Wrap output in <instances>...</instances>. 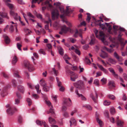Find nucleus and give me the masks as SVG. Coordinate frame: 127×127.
<instances>
[{
    "label": "nucleus",
    "mask_w": 127,
    "mask_h": 127,
    "mask_svg": "<svg viewBox=\"0 0 127 127\" xmlns=\"http://www.w3.org/2000/svg\"><path fill=\"white\" fill-rule=\"evenodd\" d=\"M87 18L86 19V20L88 23L90 22V20L91 19V18L90 16V14L89 13H87Z\"/></svg>",
    "instance_id": "obj_43"
},
{
    "label": "nucleus",
    "mask_w": 127,
    "mask_h": 127,
    "mask_svg": "<svg viewBox=\"0 0 127 127\" xmlns=\"http://www.w3.org/2000/svg\"><path fill=\"white\" fill-rule=\"evenodd\" d=\"M13 71L14 72V76L16 77L20 78V76L18 74V71H15L14 70H13Z\"/></svg>",
    "instance_id": "obj_40"
},
{
    "label": "nucleus",
    "mask_w": 127,
    "mask_h": 127,
    "mask_svg": "<svg viewBox=\"0 0 127 127\" xmlns=\"http://www.w3.org/2000/svg\"><path fill=\"white\" fill-rule=\"evenodd\" d=\"M69 6H67L66 7V9L65 11L64 10V16L65 15H68L73 12V10L69 8ZM64 23H65L69 27H72V25L71 23L65 20L64 17Z\"/></svg>",
    "instance_id": "obj_2"
},
{
    "label": "nucleus",
    "mask_w": 127,
    "mask_h": 127,
    "mask_svg": "<svg viewBox=\"0 0 127 127\" xmlns=\"http://www.w3.org/2000/svg\"><path fill=\"white\" fill-rule=\"evenodd\" d=\"M109 70L112 73L113 75L116 78H118V75L116 74L115 72L113 69L112 68H109Z\"/></svg>",
    "instance_id": "obj_20"
},
{
    "label": "nucleus",
    "mask_w": 127,
    "mask_h": 127,
    "mask_svg": "<svg viewBox=\"0 0 127 127\" xmlns=\"http://www.w3.org/2000/svg\"><path fill=\"white\" fill-rule=\"evenodd\" d=\"M10 14L11 15L13 16L15 20H18V19L19 20L20 22L21 23L22 25H24L25 24L23 22L21 21V18L19 16H18L17 14L16 13H14L12 10H11L10 11Z\"/></svg>",
    "instance_id": "obj_7"
},
{
    "label": "nucleus",
    "mask_w": 127,
    "mask_h": 127,
    "mask_svg": "<svg viewBox=\"0 0 127 127\" xmlns=\"http://www.w3.org/2000/svg\"><path fill=\"white\" fill-rule=\"evenodd\" d=\"M64 58L65 60V62L67 64L70 65L72 64L69 63V61L70 60L71 58L68 57V56L66 54H65L64 55Z\"/></svg>",
    "instance_id": "obj_18"
},
{
    "label": "nucleus",
    "mask_w": 127,
    "mask_h": 127,
    "mask_svg": "<svg viewBox=\"0 0 127 127\" xmlns=\"http://www.w3.org/2000/svg\"><path fill=\"white\" fill-rule=\"evenodd\" d=\"M18 59L17 56L14 55L13 57L12 61V64L13 65H15L17 62L18 61Z\"/></svg>",
    "instance_id": "obj_16"
},
{
    "label": "nucleus",
    "mask_w": 127,
    "mask_h": 127,
    "mask_svg": "<svg viewBox=\"0 0 127 127\" xmlns=\"http://www.w3.org/2000/svg\"><path fill=\"white\" fill-rule=\"evenodd\" d=\"M70 126H71L72 123L74 125V126H76V121L75 119L73 118H72L70 121Z\"/></svg>",
    "instance_id": "obj_27"
},
{
    "label": "nucleus",
    "mask_w": 127,
    "mask_h": 127,
    "mask_svg": "<svg viewBox=\"0 0 127 127\" xmlns=\"http://www.w3.org/2000/svg\"><path fill=\"white\" fill-rule=\"evenodd\" d=\"M39 53L41 54H43V55H45V51L44 50L42 49H40L39 51Z\"/></svg>",
    "instance_id": "obj_51"
},
{
    "label": "nucleus",
    "mask_w": 127,
    "mask_h": 127,
    "mask_svg": "<svg viewBox=\"0 0 127 127\" xmlns=\"http://www.w3.org/2000/svg\"><path fill=\"white\" fill-rule=\"evenodd\" d=\"M3 37L4 38L5 43L6 44L9 43L10 42V40L6 34L3 35Z\"/></svg>",
    "instance_id": "obj_26"
},
{
    "label": "nucleus",
    "mask_w": 127,
    "mask_h": 127,
    "mask_svg": "<svg viewBox=\"0 0 127 127\" xmlns=\"http://www.w3.org/2000/svg\"><path fill=\"white\" fill-rule=\"evenodd\" d=\"M91 40L89 43V44L91 45L94 44L95 42V37L94 34H92L91 36Z\"/></svg>",
    "instance_id": "obj_22"
},
{
    "label": "nucleus",
    "mask_w": 127,
    "mask_h": 127,
    "mask_svg": "<svg viewBox=\"0 0 127 127\" xmlns=\"http://www.w3.org/2000/svg\"><path fill=\"white\" fill-rule=\"evenodd\" d=\"M56 80L57 81V83L58 84V86L59 87L60 86H62V84L61 82H60L59 81V79L58 77H56Z\"/></svg>",
    "instance_id": "obj_44"
},
{
    "label": "nucleus",
    "mask_w": 127,
    "mask_h": 127,
    "mask_svg": "<svg viewBox=\"0 0 127 127\" xmlns=\"http://www.w3.org/2000/svg\"><path fill=\"white\" fill-rule=\"evenodd\" d=\"M107 28H108V32L109 33L110 32L111 30L112 29V27L111 26L109 25V26L108 27L106 26Z\"/></svg>",
    "instance_id": "obj_63"
},
{
    "label": "nucleus",
    "mask_w": 127,
    "mask_h": 127,
    "mask_svg": "<svg viewBox=\"0 0 127 127\" xmlns=\"http://www.w3.org/2000/svg\"><path fill=\"white\" fill-rule=\"evenodd\" d=\"M70 74L71 76V80L73 81H75V79H77L78 77V75L72 71H70Z\"/></svg>",
    "instance_id": "obj_8"
},
{
    "label": "nucleus",
    "mask_w": 127,
    "mask_h": 127,
    "mask_svg": "<svg viewBox=\"0 0 127 127\" xmlns=\"http://www.w3.org/2000/svg\"><path fill=\"white\" fill-rule=\"evenodd\" d=\"M16 95L17 98L15 99L14 103L15 104L18 105L20 103V100L22 98V97L21 96L20 94L18 92H17Z\"/></svg>",
    "instance_id": "obj_10"
},
{
    "label": "nucleus",
    "mask_w": 127,
    "mask_h": 127,
    "mask_svg": "<svg viewBox=\"0 0 127 127\" xmlns=\"http://www.w3.org/2000/svg\"><path fill=\"white\" fill-rule=\"evenodd\" d=\"M6 108H8L6 110L7 113L10 115H12L15 111H17V109L16 108L12 107L9 104H8L6 106Z\"/></svg>",
    "instance_id": "obj_3"
},
{
    "label": "nucleus",
    "mask_w": 127,
    "mask_h": 127,
    "mask_svg": "<svg viewBox=\"0 0 127 127\" xmlns=\"http://www.w3.org/2000/svg\"><path fill=\"white\" fill-rule=\"evenodd\" d=\"M99 36L102 37L101 40L103 42H104L105 39L104 38V34L102 31H100L99 33Z\"/></svg>",
    "instance_id": "obj_24"
},
{
    "label": "nucleus",
    "mask_w": 127,
    "mask_h": 127,
    "mask_svg": "<svg viewBox=\"0 0 127 127\" xmlns=\"http://www.w3.org/2000/svg\"><path fill=\"white\" fill-rule=\"evenodd\" d=\"M26 100L28 103V105L29 106L31 105L32 103V100L29 98H27Z\"/></svg>",
    "instance_id": "obj_47"
},
{
    "label": "nucleus",
    "mask_w": 127,
    "mask_h": 127,
    "mask_svg": "<svg viewBox=\"0 0 127 127\" xmlns=\"http://www.w3.org/2000/svg\"><path fill=\"white\" fill-rule=\"evenodd\" d=\"M35 88L36 89L37 93L39 94L40 93L41 91L40 90H39V86L38 84H37L35 86Z\"/></svg>",
    "instance_id": "obj_35"
},
{
    "label": "nucleus",
    "mask_w": 127,
    "mask_h": 127,
    "mask_svg": "<svg viewBox=\"0 0 127 127\" xmlns=\"http://www.w3.org/2000/svg\"><path fill=\"white\" fill-rule=\"evenodd\" d=\"M24 64L25 68H27L30 71H32L34 69L33 65H31L29 61L25 60L24 62Z\"/></svg>",
    "instance_id": "obj_6"
},
{
    "label": "nucleus",
    "mask_w": 127,
    "mask_h": 127,
    "mask_svg": "<svg viewBox=\"0 0 127 127\" xmlns=\"http://www.w3.org/2000/svg\"><path fill=\"white\" fill-rule=\"evenodd\" d=\"M109 24L107 23H105L103 24H101L100 23L99 24L100 27L102 29H104L106 28V26L108 27L109 26Z\"/></svg>",
    "instance_id": "obj_25"
},
{
    "label": "nucleus",
    "mask_w": 127,
    "mask_h": 127,
    "mask_svg": "<svg viewBox=\"0 0 127 127\" xmlns=\"http://www.w3.org/2000/svg\"><path fill=\"white\" fill-rule=\"evenodd\" d=\"M98 59L99 60H101V61L102 62V63H103V65L105 66H107V65H106V64L104 62V61L103 60H101V59L99 58V57H98Z\"/></svg>",
    "instance_id": "obj_59"
},
{
    "label": "nucleus",
    "mask_w": 127,
    "mask_h": 127,
    "mask_svg": "<svg viewBox=\"0 0 127 127\" xmlns=\"http://www.w3.org/2000/svg\"><path fill=\"white\" fill-rule=\"evenodd\" d=\"M18 90L21 93H24L25 90L24 87L22 85H19L17 87Z\"/></svg>",
    "instance_id": "obj_23"
},
{
    "label": "nucleus",
    "mask_w": 127,
    "mask_h": 127,
    "mask_svg": "<svg viewBox=\"0 0 127 127\" xmlns=\"http://www.w3.org/2000/svg\"><path fill=\"white\" fill-rule=\"evenodd\" d=\"M12 82L13 86L14 87H16L17 86V84L16 81L14 79H13L12 80Z\"/></svg>",
    "instance_id": "obj_55"
},
{
    "label": "nucleus",
    "mask_w": 127,
    "mask_h": 127,
    "mask_svg": "<svg viewBox=\"0 0 127 127\" xmlns=\"http://www.w3.org/2000/svg\"><path fill=\"white\" fill-rule=\"evenodd\" d=\"M100 56L103 58H105L108 57L107 54L103 51H102V53L100 55Z\"/></svg>",
    "instance_id": "obj_30"
},
{
    "label": "nucleus",
    "mask_w": 127,
    "mask_h": 127,
    "mask_svg": "<svg viewBox=\"0 0 127 127\" xmlns=\"http://www.w3.org/2000/svg\"><path fill=\"white\" fill-rule=\"evenodd\" d=\"M97 65L100 69L105 74H107L108 73V71L103 67L101 65L98 64H97Z\"/></svg>",
    "instance_id": "obj_17"
},
{
    "label": "nucleus",
    "mask_w": 127,
    "mask_h": 127,
    "mask_svg": "<svg viewBox=\"0 0 127 127\" xmlns=\"http://www.w3.org/2000/svg\"><path fill=\"white\" fill-rule=\"evenodd\" d=\"M85 59L86 60V62H87V63H88V64H90L91 63L90 60L88 58V57H86Z\"/></svg>",
    "instance_id": "obj_64"
},
{
    "label": "nucleus",
    "mask_w": 127,
    "mask_h": 127,
    "mask_svg": "<svg viewBox=\"0 0 127 127\" xmlns=\"http://www.w3.org/2000/svg\"><path fill=\"white\" fill-rule=\"evenodd\" d=\"M48 119L49 122L52 125L55 124L56 123V121L51 117H49Z\"/></svg>",
    "instance_id": "obj_21"
},
{
    "label": "nucleus",
    "mask_w": 127,
    "mask_h": 127,
    "mask_svg": "<svg viewBox=\"0 0 127 127\" xmlns=\"http://www.w3.org/2000/svg\"><path fill=\"white\" fill-rule=\"evenodd\" d=\"M0 15L2 18H6L8 19H9V17L7 16V14L6 13L0 12Z\"/></svg>",
    "instance_id": "obj_32"
},
{
    "label": "nucleus",
    "mask_w": 127,
    "mask_h": 127,
    "mask_svg": "<svg viewBox=\"0 0 127 127\" xmlns=\"http://www.w3.org/2000/svg\"><path fill=\"white\" fill-rule=\"evenodd\" d=\"M114 56L118 61H120V57L116 52H114Z\"/></svg>",
    "instance_id": "obj_45"
},
{
    "label": "nucleus",
    "mask_w": 127,
    "mask_h": 127,
    "mask_svg": "<svg viewBox=\"0 0 127 127\" xmlns=\"http://www.w3.org/2000/svg\"><path fill=\"white\" fill-rule=\"evenodd\" d=\"M110 103L111 102L110 101L106 100L104 101L103 104L105 105L108 106L110 104Z\"/></svg>",
    "instance_id": "obj_48"
},
{
    "label": "nucleus",
    "mask_w": 127,
    "mask_h": 127,
    "mask_svg": "<svg viewBox=\"0 0 127 127\" xmlns=\"http://www.w3.org/2000/svg\"><path fill=\"white\" fill-rule=\"evenodd\" d=\"M86 25V23L85 21H83L82 22H81L80 24L78 25V27H81L82 26H85Z\"/></svg>",
    "instance_id": "obj_56"
},
{
    "label": "nucleus",
    "mask_w": 127,
    "mask_h": 127,
    "mask_svg": "<svg viewBox=\"0 0 127 127\" xmlns=\"http://www.w3.org/2000/svg\"><path fill=\"white\" fill-rule=\"evenodd\" d=\"M52 97L53 98V99L55 102H57V95H53L52 96Z\"/></svg>",
    "instance_id": "obj_49"
},
{
    "label": "nucleus",
    "mask_w": 127,
    "mask_h": 127,
    "mask_svg": "<svg viewBox=\"0 0 127 127\" xmlns=\"http://www.w3.org/2000/svg\"><path fill=\"white\" fill-rule=\"evenodd\" d=\"M83 107H85L90 110H91L92 109V107L89 105H83Z\"/></svg>",
    "instance_id": "obj_42"
},
{
    "label": "nucleus",
    "mask_w": 127,
    "mask_h": 127,
    "mask_svg": "<svg viewBox=\"0 0 127 127\" xmlns=\"http://www.w3.org/2000/svg\"><path fill=\"white\" fill-rule=\"evenodd\" d=\"M61 4L60 2L55 3L54 4V5L56 6V8L57 10V9L59 8L61 13H62V14L60 16V17L62 19V21L64 22V8L60 6Z\"/></svg>",
    "instance_id": "obj_5"
},
{
    "label": "nucleus",
    "mask_w": 127,
    "mask_h": 127,
    "mask_svg": "<svg viewBox=\"0 0 127 127\" xmlns=\"http://www.w3.org/2000/svg\"><path fill=\"white\" fill-rule=\"evenodd\" d=\"M75 92L76 94L78 95V97H81V98L82 100L85 101L86 100V98L84 97V96L81 94H80L78 92L77 90L76 89L75 91Z\"/></svg>",
    "instance_id": "obj_19"
},
{
    "label": "nucleus",
    "mask_w": 127,
    "mask_h": 127,
    "mask_svg": "<svg viewBox=\"0 0 127 127\" xmlns=\"http://www.w3.org/2000/svg\"><path fill=\"white\" fill-rule=\"evenodd\" d=\"M94 84H95L96 86H98L99 85V81L97 79H95L94 81Z\"/></svg>",
    "instance_id": "obj_41"
},
{
    "label": "nucleus",
    "mask_w": 127,
    "mask_h": 127,
    "mask_svg": "<svg viewBox=\"0 0 127 127\" xmlns=\"http://www.w3.org/2000/svg\"><path fill=\"white\" fill-rule=\"evenodd\" d=\"M49 113H51L52 114H55L54 110L52 108H50L49 110V112H48L47 113L49 114Z\"/></svg>",
    "instance_id": "obj_58"
},
{
    "label": "nucleus",
    "mask_w": 127,
    "mask_h": 127,
    "mask_svg": "<svg viewBox=\"0 0 127 127\" xmlns=\"http://www.w3.org/2000/svg\"><path fill=\"white\" fill-rule=\"evenodd\" d=\"M2 74L3 76L5 78H9V76L8 75L5 73L4 72H3L2 73Z\"/></svg>",
    "instance_id": "obj_60"
},
{
    "label": "nucleus",
    "mask_w": 127,
    "mask_h": 127,
    "mask_svg": "<svg viewBox=\"0 0 127 127\" xmlns=\"http://www.w3.org/2000/svg\"><path fill=\"white\" fill-rule=\"evenodd\" d=\"M117 124L118 126L120 127H122L123 126V123L121 120L118 121L117 122Z\"/></svg>",
    "instance_id": "obj_34"
},
{
    "label": "nucleus",
    "mask_w": 127,
    "mask_h": 127,
    "mask_svg": "<svg viewBox=\"0 0 127 127\" xmlns=\"http://www.w3.org/2000/svg\"><path fill=\"white\" fill-rule=\"evenodd\" d=\"M44 122V121H41L37 120L36 121V123L38 125L41 126L43 124Z\"/></svg>",
    "instance_id": "obj_33"
},
{
    "label": "nucleus",
    "mask_w": 127,
    "mask_h": 127,
    "mask_svg": "<svg viewBox=\"0 0 127 127\" xmlns=\"http://www.w3.org/2000/svg\"><path fill=\"white\" fill-rule=\"evenodd\" d=\"M109 88L112 89L115 87V85L114 81H109L108 83Z\"/></svg>",
    "instance_id": "obj_15"
},
{
    "label": "nucleus",
    "mask_w": 127,
    "mask_h": 127,
    "mask_svg": "<svg viewBox=\"0 0 127 127\" xmlns=\"http://www.w3.org/2000/svg\"><path fill=\"white\" fill-rule=\"evenodd\" d=\"M43 89L45 92H48L49 90V87L48 86L47 84L46 86L43 87Z\"/></svg>",
    "instance_id": "obj_36"
},
{
    "label": "nucleus",
    "mask_w": 127,
    "mask_h": 127,
    "mask_svg": "<svg viewBox=\"0 0 127 127\" xmlns=\"http://www.w3.org/2000/svg\"><path fill=\"white\" fill-rule=\"evenodd\" d=\"M46 46L48 49V51H50L51 50H52V46L50 44H47Z\"/></svg>",
    "instance_id": "obj_46"
},
{
    "label": "nucleus",
    "mask_w": 127,
    "mask_h": 127,
    "mask_svg": "<svg viewBox=\"0 0 127 127\" xmlns=\"http://www.w3.org/2000/svg\"><path fill=\"white\" fill-rule=\"evenodd\" d=\"M104 49H105L107 50L108 52L110 53H111L113 51V50L112 49H108L106 47H104L103 48Z\"/></svg>",
    "instance_id": "obj_53"
},
{
    "label": "nucleus",
    "mask_w": 127,
    "mask_h": 127,
    "mask_svg": "<svg viewBox=\"0 0 127 127\" xmlns=\"http://www.w3.org/2000/svg\"><path fill=\"white\" fill-rule=\"evenodd\" d=\"M72 105V102L70 98H64V111L67 109L68 107Z\"/></svg>",
    "instance_id": "obj_4"
},
{
    "label": "nucleus",
    "mask_w": 127,
    "mask_h": 127,
    "mask_svg": "<svg viewBox=\"0 0 127 127\" xmlns=\"http://www.w3.org/2000/svg\"><path fill=\"white\" fill-rule=\"evenodd\" d=\"M17 45L18 49L20 50H21V48L22 46V45L19 43H17Z\"/></svg>",
    "instance_id": "obj_57"
},
{
    "label": "nucleus",
    "mask_w": 127,
    "mask_h": 127,
    "mask_svg": "<svg viewBox=\"0 0 127 127\" xmlns=\"http://www.w3.org/2000/svg\"><path fill=\"white\" fill-rule=\"evenodd\" d=\"M90 97L95 102H96L97 99V95L96 91H95L94 93H92L90 95Z\"/></svg>",
    "instance_id": "obj_12"
},
{
    "label": "nucleus",
    "mask_w": 127,
    "mask_h": 127,
    "mask_svg": "<svg viewBox=\"0 0 127 127\" xmlns=\"http://www.w3.org/2000/svg\"><path fill=\"white\" fill-rule=\"evenodd\" d=\"M79 84L82 85H83V82L80 81L78 82V83H74V85L78 89H81L82 88V87L81 85Z\"/></svg>",
    "instance_id": "obj_13"
},
{
    "label": "nucleus",
    "mask_w": 127,
    "mask_h": 127,
    "mask_svg": "<svg viewBox=\"0 0 127 127\" xmlns=\"http://www.w3.org/2000/svg\"><path fill=\"white\" fill-rule=\"evenodd\" d=\"M69 117V115L68 113L67 112H64V117L67 118Z\"/></svg>",
    "instance_id": "obj_54"
},
{
    "label": "nucleus",
    "mask_w": 127,
    "mask_h": 127,
    "mask_svg": "<svg viewBox=\"0 0 127 127\" xmlns=\"http://www.w3.org/2000/svg\"><path fill=\"white\" fill-rule=\"evenodd\" d=\"M101 81L102 83V85H103L106 83V78H103L101 80Z\"/></svg>",
    "instance_id": "obj_50"
},
{
    "label": "nucleus",
    "mask_w": 127,
    "mask_h": 127,
    "mask_svg": "<svg viewBox=\"0 0 127 127\" xmlns=\"http://www.w3.org/2000/svg\"><path fill=\"white\" fill-rule=\"evenodd\" d=\"M83 30L81 29H79V31L77 29H76L75 31V33L74 35V36L75 37H77L78 34H79L80 36L82 38V34L83 32Z\"/></svg>",
    "instance_id": "obj_9"
},
{
    "label": "nucleus",
    "mask_w": 127,
    "mask_h": 127,
    "mask_svg": "<svg viewBox=\"0 0 127 127\" xmlns=\"http://www.w3.org/2000/svg\"><path fill=\"white\" fill-rule=\"evenodd\" d=\"M75 53L78 55H80V52L78 49H75Z\"/></svg>",
    "instance_id": "obj_61"
},
{
    "label": "nucleus",
    "mask_w": 127,
    "mask_h": 127,
    "mask_svg": "<svg viewBox=\"0 0 127 127\" xmlns=\"http://www.w3.org/2000/svg\"><path fill=\"white\" fill-rule=\"evenodd\" d=\"M99 116L97 112H96V118L97 122L98 123L100 127L102 126L103 122L102 121L99 119Z\"/></svg>",
    "instance_id": "obj_14"
},
{
    "label": "nucleus",
    "mask_w": 127,
    "mask_h": 127,
    "mask_svg": "<svg viewBox=\"0 0 127 127\" xmlns=\"http://www.w3.org/2000/svg\"><path fill=\"white\" fill-rule=\"evenodd\" d=\"M39 84L40 86H42L43 87H44L47 84L46 81L43 79L40 80Z\"/></svg>",
    "instance_id": "obj_28"
},
{
    "label": "nucleus",
    "mask_w": 127,
    "mask_h": 127,
    "mask_svg": "<svg viewBox=\"0 0 127 127\" xmlns=\"http://www.w3.org/2000/svg\"><path fill=\"white\" fill-rule=\"evenodd\" d=\"M107 96L108 98L113 100H114L115 98V96L109 94Z\"/></svg>",
    "instance_id": "obj_39"
},
{
    "label": "nucleus",
    "mask_w": 127,
    "mask_h": 127,
    "mask_svg": "<svg viewBox=\"0 0 127 127\" xmlns=\"http://www.w3.org/2000/svg\"><path fill=\"white\" fill-rule=\"evenodd\" d=\"M27 15L33 18H34V16H33L32 14L30 12H28L27 14Z\"/></svg>",
    "instance_id": "obj_62"
},
{
    "label": "nucleus",
    "mask_w": 127,
    "mask_h": 127,
    "mask_svg": "<svg viewBox=\"0 0 127 127\" xmlns=\"http://www.w3.org/2000/svg\"><path fill=\"white\" fill-rule=\"evenodd\" d=\"M15 25H11L10 26V27L9 28V30L11 32H13L14 31V28H15V27L14 26Z\"/></svg>",
    "instance_id": "obj_37"
},
{
    "label": "nucleus",
    "mask_w": 127,
    "mask_h": 127,
    "mask_svg": "<svg viewBox=\"0 0 127 127\" xmlns=\"http://www.w3.org/2000/svg\"><path fill=\"white\" fill-rule=\"evenodd\" d=\"M49 7L52 10V17L53 20L57 18L59 15V11L56 9H55L52 6L50 3L48 4Z\"/></svg>",
    "instance_id": "obj_1"
},
{
    "label": "nucleus",
    "mask_w": 127,
    "mask_h": 127,
    "mask_svg": "<svg viewBox=\"0 0 127 127\" xmlns=\"http://www.w3.org/2000/svg\"><path fill=\"white\" fill-rule=\"evenodd\" d=\"M64 33H66L67 32H72L71 29L65 26L64 25Z\"/></svg>",
    "instance_id": "obj_29"
},
{
    "label": "nucleus",
    "mask_w": 127,
    "mask_h": 127,
    "mask_svg": "<svg viewBox=\"0 0 127 127\" xmlns=\"http://www.w3.org/2000/svg\"><path fill=\"white\" fill-rule=\"evenodd\" d=\"M122 34L120 32L118 36V40L120 42H121L122 40V39L121 38V37Z\"/></svg>",
    "instance_id": "obj_52"
},
{
    "label": "nucleus",
    "mask_w": 127,
    "mask_h": 127,
    "mask_svg": "<svg viewBox=\"0 0 127 127\" xmlns=\"http://www.w3.org/2000/svg\"><path fill=\"white\" fill-rule=\"evenodd\" d=\"M10 85H8L7 87H4L2 89V90L1 93V94L2 97H4L7 94V88L10 87Z\"/></svg>",
    "instance_id": "obj_11"
},
{
    "label": "nucleus",
    "mask_w": 127,
    "mask_h": 127,
    "mask_svg": "<svg viewBox=\"0 0 127 127\" xmlns=\"http://www.w3.org/2000/svg\"><path fill=\"white\" fill-rule=\"evenodd\" d=\"M110 111L112 114H114L115 113V111L114 107H112L110 109Z\"/></svg>",
    "instance_id": "obj_38"
},
{
    "label": "nucleus",
    "mask_w": 127,
    "mask_h": 127,
    "mask_svg": "<svg viewBox=\"0 0 127 127\" xmlns=\"http://www.w3.org/2000/svg\"><path fill=\"white\" fill-rule=\"evenodd\" d=\"M57 48L59 51V54L61 56H63V48L60 46L58 47Z\"/></svg>",
    "instance_id": "obj_31"
}]
</instances>
